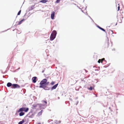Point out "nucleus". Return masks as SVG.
Wrapping results in <instances>:
<instances>
[{
  "instance_id": "nucleus-1",
  "label": "nucleus",
  "mask_w": 124,
  "mask_h": 124,
  "mask_svg": "<svg viewBox=\"0 0 124 124\" xmlns=\"http://www.w3.org/2000/svg\"><path fill=\"white\" fill-rule=\"evenodd\" d=\"M47 80L46 79H43L40 83V88H42L46 90H49V88L47 86L49 83V82H47Z\"/></svg>"
},
{
  "instance_id": "nucleus-2",
  "label": "nucleus",
  "mask_w": 124,
  "mask_h": 124,
  "mask_svg": "<svg viewBox=\"0 0 124 124\" xmlns=\"http://www.w3.org/2000/svg\"><path fill=\"white\" fill-rule=\"evenodd\" d=\"M57 32L55 30H54L52 32L51 36L50 37V40H53L55 38Z\"/></svg>"
},
{
  "instance_id": "nucleus-3",
  "label": "nucleus",
  "mask_w": 124,
  "mask_h": 124,
  "mask_svg": "<svg viewBox=\"0 0 124 124\" xmlns=\"http://www.w3.org/2000/svg\"><path fill=\"white\" fill-rule=\"evenodd\" d=\"M29 109L28 108H26L25 107H22L20 108L17 111V112L19 113L20 112H23L24 111L25 112H27L29 110Z\"/></svg>"
},
{
  "instance_id": "nucleus-4",
  "label": "nucleus",
  "mask_w": 124,
  "mask_h": 124,
  "mask_svg": "<svg viewBox=\"0 0 124 124\" xmlns=\"http://www.w3.org/2000/svg\"><path fill=\"white\" fill-rule=\"evenodd\" d=\"M20 86L17 84H13L12 85V87L11 88H20Z\"/></svg>"
},
{
  "instance_id": "nucleus-5",
  "label": "nucleus",
  "mask_w": 124,
  "mask_h": 124,
  "mask_svg": "<svg viewBox=\"0 0 124 124\" xmlns=\"http://www.w3.org/2000/svg\"><path fill=\"white\" fill-rule=\"evenodd\" d=\"M37 78V77H33L32 78V79L33 83H35L36 82V79Z\"/></svg>"
},
{
  "instance_id": "nucleus-6",
  "label": "nucleus",
  "mask_w": 124,
  "mask_h": 124,
  "mask_svg": "<svg viewBox=\"0 0 124 124\" xmlns=\"http://www.w3.org/2000/svg\"><path fill=\"white\" fill-rule=\"evenodd\" d=\"M55 12L54 11H52V12L51 14V18L52 19H54V15Z\"/></svg>"
},
{
  "instance_id": "nucleus-7",
  "label": "nucleus",
  "mask_w": 124,
  "mask_h": 124,
  "mask_svg": "<svg viewBox=\"0 0 124 124\" xmlns=\"http://www.w3.org/2000/svg\"><path fill=\"white\" fill-rule=\"evenodd\" d=\"M58 85V84H57L53 86L51 88L52 90L55 89L57 86Z\"/></svg>"
},
{
  "instance_id": "nucleus-8",
  "label": "nucleus",
  "mask_w": 124,
  "mask_h": 124,
  "mask_svg": "<svg viewBox=\"0 0 124 124\" xmlns=\"http://www.w3.org/2000/svg\"><path fill=\"white\" fill-rule=\"evenodd\" d=\"M47 1L46 0H42L40 1V2L43 3H45Z\"/></svg>"
},
{
  "instance_id": "nucleus-9",
  "label": "nucleus",
  "mask_w": 124,
  "mask_h": 124,
  "mask_svg": "<svg viewBox=\"0 0 124 124\" xmlns=\"http://www.w3.org/2000/svg\"><path fill=\"white\" fill-rule=\"evenodd\" d=\"M7 86L9 87L11 86H12V85L11 83L9 82L7 84Z\"/></svg>"
},
{
  "instance_id": "nucleus-10",
  "label": "nucleus",
  "mask_w": 124,
  "mask_h": 124,
  "mask_svg": "<svg viewBox=\"0 0 124 124\" xmlns=\"http://www.w3.org/2000/svg\"><path fill=\"white\" fill-rule=\"evenodd\" d=\"M24 114V113L23 112H21L19 114V115L20 116H23Z\"/></svg>"
},
{
  "instance_id": "nucleus-11",
  "label": "nucleus",
  "mask_w": 124,
  "mask_h": 124,
  "mask_svg": "<svg viewBox=\"0 0 124 124\" xmlns=\"http://www.w3.org/2000/svg\"><path fill=\"white\" fill-rule=\"evenodd\" d=\"M120 5H119V4H118L117 5H116V7H117V8H118V10H117V11H119V9H120Z\"/></svg>"
},
{
  "instance_id": "nucleus-12",
  "label": "nucleus",
  "mask_w": 124,
  "mask_h": 124,
  "mask_svg": "<svg viewBox=\"0 0 124 124\" xmlns=\"http://www.w3.org/2000/svg\"><path fill=\"white\" fill-rule=\"evenodd\" d=\"M42 112V110H41L38 113V115L39 116H40L41 115Z\"/></svg>"
},
{
  "instance_id": "nucleus-13",
  "label": "nucleus",
  "mask_w": 124,
  "mask_h": 124,
  "mask_svg": "<svg viewBox=\"0 0 124 124\" xmlns=\"http://www.w3.org/2000/svg\"><path fill=\"white\" fill-rule=\"evenodd\" d=\"M24 122V120L23 119V120L21 121H20L19 122L18 124H22Z\"/></svg>"
},
{
  "instance_id": "nucleus-14",
  "label": "nucleus",
  "mask_w": 124,
  "mask_h": 124,
  "mask_svg": "<svg viewBox=\"0 0 124 124\" xmlns=\"http://www.w3.org/2000/svg\"><path fill=\"white\" fill-rule=\"evenodd\" d=\"M24 20V19H22V20H21L19 22V23H18V24L19 25V24H21L22 23V22Z\"/></svg>"
},
{
  "instance_id": "nucleus-15",
  "label": "nucleus",
  "mask_w": 124,
  "mask_h": 124,
  "mask_svg": "<svg viewBox=\"0 0 124 124\" xmlns=\"http://www.w3.org/2000/svg\"><path fill=\"white\" fill-rule=\"evenodd\" d=\"M88 89L89 90L91 91L93 90V88L91 86V87H90V88L88 87Z\"/></svg>"
},
{
  "instance_id": "nucleus-16",
  "label": "nucleus",
  "mask_w": 124,
  "mask_h": 124,
  "mask_svg": "<svg viewBox=\"0 0 124 124\" xmlns=\"http://www.w3.org/2000/svg\"><path fill=\"white\" fill-rule=\"evenodd\" d=\"M102 60L101 59H99L98 61V62L99 63H100V62H102Z\"/></svg>"
},
{
  "instance_id": "nucleus-17",
  "label": "nucleus",
  "mask_w": 124,
  "mask_h": 124,
  "mask_svg": "<svg viewBox=\"0 0 124 124\" xmlns=\"http://www.w3.org/2000/svg\"><path fill=\"white\" fill-rule=\"evenodd\" d=\"M21 10H20L19 11V12H18V14H17V15H20V13H21Z\"/></svg>"
},
{
  "instance_id": "nucleus-18",
  "label": "nucleus",
  "mask_w": 124,
  "mask_h": 124,
  "mask_svg": "<svg viewBox=\"0 0 124 124\" xmlns=\"http://www.w3.org/2000/svg\"><path fill=\"white\" fill-rule=\"evenodd\" d=\"M57 0L56 1L55 3H59L60 0Z\"/></svg>"
},
{
  "instance_id": "nucleus-19",
  "label": "nucleus",
  "mask_w": 124,
  "mask_h": 124,
  "mask_svg": "<svg viewBox=\"0 0 124 124\" xmlns=\"http://www.w3.org/2000/svg\"><path fill=\"white\" fill-rule=\"evenodd\" d=\"M55 82H54L52 81L51 83V85H54L55 84Z\"/></svg>"
},
{
  "instance_id": "nucleus-20",
  "label": "nucleus",
  "mask_w": 124,
  "mask_h": 124,
  "mask_svg": "<svg viewBox=\"0 0 124 124\" xmlns=\"http://www.w3.org/2000/svg\"><path fill=\"white\" fill-rule=\"evenodd\" d=\"M101 30H102V31H104L105 32H106L105 30L104 29H103L102 28H101Z\"/></svg>"
},
{
  "instance_id": "nucleus-21",
  "label": "nucleus",
  "mask_w": 124,
  "mask_h": 124,
  "mask_svg": "<svg viewBox=\"0 0 124 124\" xmlns=\"http://www.w3.org/2000/svg\"><path fill=\"white\" fill-rule=\"evenodd\" d=\"M42 102H44L46 104H47V102L46 101H42Z\"/></svg>"
},
{
  "instance_id": "nucleus-22",
  "label": "nucleus",
  "mask_w": 124,
  "mask_h": 124,
  "mask_svg": "<svg viewBox=\"0 0 124 124\" xmlns=\"http://www.w3.org/2000/svg\"><path fill=\"white\" fill-rule=\"evenodd\" d=\"M98 27L100 29H101V27H100V26H98Z\"/></svg>"
},
{
  "instance_id": "nucleus-23",
  "label": "nucleus",
  "mask_w": 124,
  "mask_h": 124,
  "mask_svg": "<svg viewBox=\"0 0 124 124\" xmlns=\"http://www.w3.org/2000/svg\"><path fill=\"white\" fill-rule=\"evenodd\" d=\"M101 60H102V61H103L105 60V59L104 58H103L102 59H101Z\"/></svg>"
},
{
  "instance_id": "nucleus-24",
  "label": "nucleus",
  "mask_w": 124,
  "mask_h": 124,
  "mask_svg": "<svg viewBox=\"0 0 124 124\" xmlns=\"http://www.w3.org/2000/svg\"><path fill=\"white\" fill-rule=\"evenodd\" d=\"M38 124H41L40 123H38Z\"/></svg>"
},
{
  "instance_id": "nucleus-25",
  "label": "nucleus",
  "mask_w": 124,
  "mask_h": 124,
  "mask_svg": "<svg viewBox=\"0 0 124 124\" xmlns=\"http://www.w3.org/2000/svg\"><path fill=\"white\" fill-rule=\"evenodd\" d=\"M111 31L112 32V33H113L112 31Z\"/></svg>"
}]
</instances>
